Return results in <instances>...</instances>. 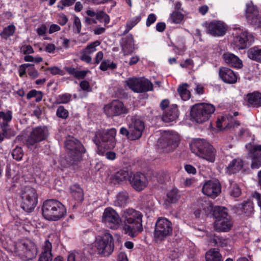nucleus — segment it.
<instances>
[{
	"instance_id": "nucleus-20",
	"label": "nucleus",
	"mask_w": 261,
	"mask_h": 261,
	"mask_svg": "<svg viewBox=\"0 0 261 261\" xmlns=\"http://www.w3.org/2000/svg\"><path fill=\"white\" fill-rule=\"evenodd\" d=\"M246 16L249 23L261 27V16H259L257 8L252 2L246 4Z\"/></svg>"
},
{
	"instance_id": "nucleus-46",
	"label": "nucleus",
	"mask_w": 261,
	"mask_h": 261,
	"mask_svg": "<svg viewBox=\"0 0 261 261\" xmlns=\"http://www.w3.org/2000/svg\"><path fill=\"white\" fill-rule=\"evenodd\" d=\"M15 32V27L13 25H10L5 28L3 31L1 33V36L7 39L9 36L13 35Z\"/></svg>"
},
{
	"instance_id": "nucleus-35",
	"label": "nucleus",
	"mask_w": 261,
	"mask_h": 261,
	"mask_svg": "<svg viewBox=\"0 0 261 261\" xmlns=\"http://www.w3.org/2000/svg\"><path fill=\"white\" fill-rule=\"evenodd\" d=\"M213 215L216 219L227 218V209L224 207L216 206L214 207Z\"/></svg>"
},
{
	"instance_id": "nucleus-50",
	"label": "nucleus",
	"mask_w": 261,
	"mask_h": 261,
	"mask_svg": "<svg viewBox=\"0 0 261 261\" xmlns=\"http://www.w3.org/2000/svg\"><path fill=\"white\" fill-rule=\"evenodd\" d=\"M13 158L17 161H19L23 156L22 150L21 147H16L12 153Z\"/></svg>"
},
{
	"instance_id": "nucleus-6",
	"label": "nucleus",
	"mask_w": 261,
	"mask_h": 261,
	"mask_svg": "<svg viewBox=\"0 0 261 261\" xmlns=\"http://www.w3.org/2000/svg\"><path fill=\"white\" fill-rule=\"evenodd\" d=\"M66 149L68 150L71 159L67 162H81L86 150L81 142L72 136H68L65 142Z\"/></svg>"
},
{
	"instance_id": "nucleus-52",
	"label": "nucleus",
	"mask_w": 261,
	"mask_h": 261,
	"mask_svg": "<svg viewBox=\"0 0 261 261\" xmlns=\"http://www.w3.org/2000/svg\"><path fill=\"white\" fill-rule=\"evenodd\" d=\"M242 167V164H229L227 167V172L229 174L235 173L239 171Z\"/></svg>"
},
{
	"instance_id": "nucleus-62",
	"label": "nucleus",
	"mask_w": 261,
	"mask_h": 261,
	"mask_svg": "<svg viewBox=\"0 0 261 261\" xmlns=\"http://www.w3.org/2000/svg\"><path fill=\"white\" fill-rule=\"evenodd\" d=\"M30 68L27 70V72L29 75L33 79L37 78L39 75L38 71L34 68L33 66H30Z\"/></svg>"
},
{
	"instance_id": "nucleus-4",
	"label": "nucleus",
	"mask_w": 261,
	"mask_h": 261,
	"mask_svg": "<svg viewBox=\"0 0 261 261\" xmlns=\"http://www.w3.org/2000/svg\"><path fill=\"white\" fill-rule=\"evenodd\" d=\"M215 107L210 103H197L191 109V120L197 123H202L207 121L215 112Z\"/></svg>"
},
{
	"instance_id": "nucleus-27",
	"label": "nucleus",
	"mask_w": 261,
	"mask_h": 261,
	"mask_svg": "<svg viewBox=\"0 0 261 261\" xmlns=\"http://www.w3.org/2000/svg\"><path fill=\"white\" fill-rule=\"evenodd\" d=\"M248 103L253 107L261 106V93L255 92L247 95Z\"/></svg>"
},
{
	"instance_id": "nucleus-25",
	"label": "nucleus",
	"mask_w": 261,
	"mask_h": 261,
	"mask_svg": "<svg viewBox=\"0 0 261 261\" xmlns=\"http://www.w3.org/2000/svg\"><path fill=\"white\" fill-rule=\"evenodd\" d=\"M223 59L226 63L232 67L241 68L243 66L242 61L233 54L225 53L223 55Z\"/></svg>"
},
{
	"instance_id": "nucleus-18",
	"label": "nucleus",
	"mask_w": 261,
	"mask_h": 261,
	"mask_svg": "<svg viewBox=\"0 0 261 261\" xmlns=\"http://www.w3.org/2000/svg\"><path fill=\"white\" fill-rule=\"evenodd\" d=\"M128 128L130 131V135L134 140L139 139L142 135L145 128L144 121L137 117H133L128 123Z\"/></svg>"
},
{
	"instance_id": "nucleus-45",
	"label": "nucleus",
	"mask_w": 261,
	"mask_h": 261,
	"mask_svg": "<svg viewBox=\"0 0 261 261\" xmlns=\"http://www.w3.org/2000/svg\"><path fill=\"white\" fill-rule=\"evenodd\" d=\"M100 44V42L99 41H95L90 43L84 49L85 53H86L89 55L93 54L96 50V47L99 46Z\"/></svg>"
},
{
	"instance_id": "nucleus-12",
	"label": "nucleus",
	"mask_w": 261,
	"mask_h": 261,
	"mask_svg": "<svg viewBox=\"0 0 261 261\" xmlns=\"http://www.w3.org/2000/svg\"><path fill=\"white\" fill-rule=\"evenodd\" d=\"M112 236L108 233H105L102 237L96 239L95 247L99 254L104 256L110 255L114 250Z\"/></svg>"
},
{
	"instance_id": "nucleus-37",
	"label": "nucleus",
	"mask_w": 261,
	"mask_h": 261,
	"mask_svg": "<svg viewBox=\"0 0 261 261\" xmlns=\"http://www.w3.org/2000/svg\"><path fill=\"white\" fill-rule=\"evenodd\" d=\"M139 80L140 79L133 77L128 79L126 81V85L128 86V87L134 92L139 93Z\"/></svg>"
},
{
	"instance_id": "nucleus-23",
	"label": "nucleus",
	"mask_w": 261,
	"mask_h": 261,
	"mask_svg": "<svg viewBox=\"0 0 261 261\" xmlns=\"http://www.w3.org/2000/svg\"><path fill=\"white\" fill-rule=\"evenodd\" d=\"M178 116V113L177 105H172L164 110L162 119L165 122H170L176 120Z\"/></svg>"
},
{
	"instance_id": "nucleus-8",
	"label": "nucleus",
	"mask_w": 261,
	"mask_h": 261,
	"mask_svg": "<svg viewBox=\"0 0 261 261\" xmlns=\"http://www.w3.org/2000/svg\"><path fill=\"white\" fill-rule=\"evenodd\" d=\"M15 252L25 259H32L37 253V250L33 242L28 239L18 241L15 245Z\"/></svg>"
},
{
	"instance_id": "nucleus-58",
	"label": "nucleus",
	"mask_w": 261,
	"mask_h": 261,
	"mask_svg": "<svg viewBox=\"0 0 261 261\" xmlns=\"http://www.w3.org/2000/svg\"><path fill=\"white\" fill-rule=\"evenodd\" d=\"M51 243L48 240H46L42 246V253H51Z\"/></svg>"
},
{
	"instance_id": "nucleus-42",
	"label": "nucleus",
	"mask_w": 261,
	"mask_h": 261,
	"mask_svg": "<svg viewBox=\"0 0 261 261\" xmlns=\"http://www.w3.org/2000/svg\"><path fill=\"white\" fill-rule=\"evenodd\" d=\"M71 99V95L68 93H64L59 95L56 100L57 104H65L68 103Z\"/></svg>"
},
{
	"instance_id": "nucleus-57",
	"label": "nucleus",
	"mask_w": 261,
	"mask_h": 261,
	"mask_svg": "<svg viewBox=\"0 0 261 261\" xmlns=\"http://www.w3.org/2000/svg\"><path fill=\"white\" fill-rule=\"evenodd\" d=\"M53 255L51 253H41L38 261H52Z\"/></svg>"
},
{
	"instance_id": "nucleus-10",
	"label": "nucleus",
	"mask_w": 261,
	"mask_h": 261,
	"mask_svg": "<svg viewBox=\"0 0 261 261\" xmlns=\"http://www.w3.org/2000/svg\"><path fill=\"white\" fill-rule=\"evenodd\" d=\"M172 224L165 218H159L155 225L154 239L156 242H161L172 232Z\"/></svg>"
},
{
	"instance_id": "nucleus-19",
	"label": "nucleus",
	"mask_w": 261,
	"mask_h": 261,
	"mask_svg": "<svg viewBox=\"0 0 261 261\" xmlns=\"http://www.w3.org/2000/svg\"><path fill=\"white\" fill-rule=\"evenodd\" d=\"M202 191L205 195L215 198L221 193V185L218 181L208 180L203 184Z\"/></svg>"
},
{
	"instance_id": "nucleus-16",
	"label": "nucleus",
	"mask_w": 261,
	"mask_h": 261,
	"mask_svg": "<svg viewBox=\"0 0 261 261\" xmlns=\"http://www.w3.org/2000/svg\"><path fill=\"white\" fill-rule=\"evenodd\" d=\"M104 112L109 117L118 116L128 113V110L122 102L115 100L104 107Z\"/></svg>"
},
{
	"instance_id": "nucleus-47",
	"label": "nucleus",
	"mask_w": 261,
	"mask_h": 261,
	"mask_svg": "<svg viewBox=\"0 0 261 261\" xmlns=\"http://www.w3.org/2000/svg\"><path fill=\"white\" fill-rule=\"evenodd\" d=\"M116 67V65L110 60L103 61L100 65V69L105 71L108 69H113Z\"/></svg>"
},
{
	"instance_id": "nucleus-54",
	"label": "nucleus",
	"mask_w": 261,
	"mask_h": 261,
	"mask_svg": "<svg viewBox=\"0 0 261 261\" xmlns=\"http://www.w3.org/2000/svg\"><path fill=\"white\" fill-rule=\"evenodd\" d=\"M230 193L231 196L238 197L241 194V190L237 185L234 184L232 186Z\"/></svg>"
},
{
	"instance_id": "nucleus-14",
	"label": "nucleus",
	"mask_w": 261,
	"mask_h": 261,
	"mask_svg": "<svg viewBox=\"0 0 261 261\" xmlns=\"http://www.w3.org/2000/svg\"><path fill=\"white\" fill-rule=\"evenodd\" d=\"M102 222L108 227L117 229L121 224L122 218L115 210L111 207H107L103 213Z\"/></svg>"
},
{
	"instance_id": "nucleus-64",
	"label": "nucleus",
	"mask_w": 261,
	"mask_h": 261,
	"mask_svg": "<svg viewBox=\"0 0 261 261\" xmlns=\"http://www.w3.org/2000/svg\"><path fill=\"white\" fill-rule=\"evenodd\" d=\"M68 19L66 16L63 13L60 14L58 15V21L61 25H64L66 24Z\"/></svg>"
},
{
	"instance_id": "nucleus-28",
	"label": "nucleus",
	"mask_w": 261,
	"mask_h": 261,
	"mask_svg": "<svg viewBox=\"0 0 261 261\" xmlns=\"http://www.w3.org/2000/svg\"><path fill=\"white\" fill-rule=\"evenodd\" d=\"M128 194L126 192H120L114 201V205L116 206L124 207L129 202Z\"/></svg>"
},
{
	"instance_id": "nucleus-22",
	"label": "nucleus",
	"mask_w": 261,
	"mask_h": 261,
	"mask_svg": "<svg viewBox=\"0 0 261 261\" xmlns=\"http://www.w3.org/2000/svg\"><path fill=\"white\" fill-rule=\"evenodd\" d=\"M219 74L222 80L225 83L234 84L237 81V75L233 70L228 68H220Z\"/></svg>"
},
{
	"instance_id": "nucleus-7",
	"label": "nucleus",
	"mask_w": 261,
	"mask_h": 261,
	"mask_svg": "<svg viewBox=\"0 0 261 261\" xmlns=\"http://www.w3.org/2000/svg\"><path fill=\"white\" fill-rule=\"evenodd\" d=\"M232 44L237 49H243L251 44L252 36L243 28L236 26L233 28Z\"/></svg>"
},
{
	"instance_id": "nucleus-49",
	"label": "nucleus",
	"mask_w": 261,
	"mask_h": 261,
	"mask_svg": "<svg viewBox=\"0 0 261 261\" xmlns=\"http://www.w3.org/2000/svg\"><path fill=\"white\" fill-rule=\"evenodd\" d=\"M68 111L65 109L63 106H59L56 112V115L58 117L66 119L68 116Z\"/></svg>"
},
{
	"instance_id": "nucleus-61",
	"label": "nucleus",
	"mask_w": 261,
	"mask_h": 261,
	"mask_svg": "<svg viewBox=\"0 0 261 261\" xmlns=\"http://www.w3.org/2000/svg\"><path fill=\"white\" fill-rule=\"evenodd\" d=\"M32 64H23L21 65L19 70V76L22 77L27 72V69L30 66H33Z\"/></svg>"
},
{
	"instance_id": "nucleus-9",
	"label": "nucleus",
	"mask_w": 261,
	"mask_h": 261,
	"mask_svg": "<svg viewBox=\"0 0 261 261\" xmlns=\"http://www.w3.org/2000/svg\"><path fill=\"white\" fill-rule=\"evenodd\" d=\"M116 129L114 128L108 130H99L96 133L93 140L97 145H99L101 140L104 144L105 149H112L115 147L116 144Z\"/></svg>"
},
{
	"instance_id": "nucleus-11",
	"label": "nucleus",
	"mask_w": 261,
	"mask_h": 261,
	"mask_svg": "<svg viewBox=\"0 0 261 261\" xmlns=\"http://www.w3.org/2000/svg\"><path fill=\"white\" fill-rule=\"evenodd\" d=\"M161 136L158 141L159 147L169 151L177 146L179 141V136L177 133L172 130H164L161 132Z\"/></svg>"
},
{
	"instance_id": "nucleus-41",
	"label": "nucleus",
	"mask_w": 261,
	"mask_h": 261,
	"mask_svg": "<svg viewBox=\"0 0 261 261\" xmlns=\"http://www.w3.org/2000/svg\"><path fill=\"white\" fill-rule=\"evenodd\" d=\"M184 15L180 12L174 11L171 14L169 20L174 23H180L183 20Z\"/></svg>"
},
{
	"instance_id": "nucleus-26",
	"label": "nucleus",
	"mask_w": 261,
	"mask_h": 261,
	"mask_svg": "<svg viewBox=\"0 0 261 261\" xmlns=\"http://www.w3.org/2000/svg\"><path fill=\"white\" fill-rule=\"evenodd\" d=\"M231 226L232 222L228 218L216 219L214 223L215 229L218 232L228 231Z\"/></svg>"
},
{
	"instance_id": "nucleus-53",
	"label": "nucleus",
	"mask_w": 261,
	"mask_h": 261,
	"mask_svg": "<svg viewBox=\"0 0 261 261\" xmlns=\"http://www.w3.org/2000/svg\"><path fill=\"white\" fill-rule=\"evenodd\" d=\"M203 209L202 211L205 213V215H208L210 213H211L214 210L213 206L211 203L210 202L205 201L202 204Z\"/></svg>"
},
{
	"instance_id": "nucleus-15",
	"label": "nucleus",
	"mask_w": 261,
	"mask_h": 261,
	"mask_svg": "<svg viewBox=\"0 0 261 261\" xmlns=\"http://www.w3.org/2000/svg\"><path fill=\"white\" fill-rule=\"evenodd\" d=\"M12 118V111L7 110L0 112V127L2 129V133H0V142H2L5 138H10L15 135L14 132L8 128L9 124Z\"/></svg>"
},
{
	"instance_id": "nucleus-17",
	"label": "nucleus",
	"mask_w": 261,
	"mask_h": 261,
	"mask_svg": "<svg viewBox=\"0 0 261 261\" xmlns=\"http://www.w3.org/2000/svg\"><path fill=\"white\" fill-rule=\"evenodd\" d=\"M128 180L131 186L137 191L143 190L148 184L147 177L140 172H131Z\"/></svg>"
},
{
	"instance_id": "nucleus-32",
	"label": "nucleus",
	"mask_w": 261,
	"mask_h": 261,
	"mask_svg": "<svg viewBox=\"0 0 261 261\" xmlns=\"http://www.w3.org/2000/svg\"><path fill=\"white\" fill-rule=\"evenodd\" d=\"M72 197L76 201L81 202L84 199V192L78 185H74L70 188Z\"/></svg>"
},
{
	"instance_id": "nucleus-3",
	"label": "nucleus",
	"mask_w": 261,
	"mask_h": 261,
	"mask_svg": "<svg viewBox=\"0 0 261 261\" xmlns=\"http://www.w3.org/2000/svg\"><path fill=\"white\" fill-rule=\"evenodd\" d=\"M193 153L209 162H214L215 159V149L205 140L194 139L190 143Z\"/></svg>"
},
{
	"instance_id": "nucleus-39",
	"label": "nucleus",
	"mask_w": 261,
	"mask_h": 261,
	"mask_svg": "<svg viewBox=\"0 0 261 261\" xmlns=\"http://www.w3.org/2000/svg\"><path fill=\"white\" fill-rule=\"evenodd\" d=\"M210 242L214 245L221 247L227 246L229 243L228 240L218 236H214L211 239Z\"/></svg>"
},
{
	"instance_id": "nucleus-29",
	"label": "nucleus",
	"mask_w": 261,
	"mask_h": 261,
	"mask_svg": "<svg viewBox=\"0 0 261 261\" xmlns=\"http://www.w3.org/2000/svg\"><path fill=\"white\" fill-rule=\"evenodd\" d=\"M19 166L17 164H10L7 168L6 175L12 177L13 182H17L19 179Z\"/></svg>"
},
{
	"instance_id": "nucleus-63",
	"label": "nucleus",
	"mask_w": 261,
	"mask_h": 261,
	"mask_svg": "<svg viewBox=\"0 0 261 261\" xmlns=\"http://www.w3.org/2000/svg\"><path fill=\"white\" fill-rule=\"evenodd\" d=\"M80 255L76 252L70 253L67 258V261H80Z\"/></svg>"
},
{
	"instance_id": "nucleus-38",
	"label": "nucleus",
	"mask_w": 261,
	"mask_h": 261,
	"mask_svg": "<svg viewBox=\"0 0 261 261\" xmlns=\"http://www.w3.org/2000/svg\"><path fill=\"white\" fill-rule=\"evenodd\" d=\"M238 207L243 210L246 214H250L253 211V203L250 200H248L239 205Z\"/></svg>"
},
{
	"instance_id": "nucleus-24",
	"label": "nucleus",
	"mask_w": 261,
	"mask_h": 261,
	"mask_svg": "<svg viewBox=\"0 0 261 261\" xmlns=\"http://www.w3.org/2000/svg\"><path fill=\"white\" fill-rule=\"evenodd\" d=\"M121 47L124 55H129L134 51L135 48L132 35H128L122 39Z\"/></svg>"
},
{
	"instance_id": "nucleus-2",
	"label": "nucleus",
	"mask_w": 261,
	"mask_h": 261,
	"mask_svg": "<svg viewBox=\"0 0 261 261\" xmlns=\"http://www.w3.org/2000/svg\"><path fill=\"white\" fill-rule=\"evenodd\" d=\"M43 217L50 221H58L64 217L66 214L64 205L55 199L45 200L42 206Z\"/></svg>"
},
{
	"instance_id": "nucleus-44",
	"label": "nucleus",
	"mask_w": 261,
	"mask_h": 261,
	"mask_svg": "<svg viewBox=\"0 0 261 261\" xmlns=\"http://www.w3.org/2000/svg\"><path fill=\"white\" fill-rule=\"evenodd\" d=\"M141 19L140 16H137L132 18L126 23L125 32L127 33L132 30Z\"/></svg>"
},
{
	"instance_id": "nucleus-31",
	"label": "nucleus",
	"mask_w": 261,
	"mask_h": 261,
	"mask_svg": "<svg viewBox=\"0 0 261 261\" xmlns=\"http://www.w3.org/2000/svg\"><path fill=\"white\" fill-rule=\"evenodd\" d=\"M247 56L252 60L261 63V48L258 47L250 48L247 51Z\"/></svg>"
},
{
	"instance_id": "nucleus-59",
	"label": "nucleus",
	"mask_w": 261,
	"mask_h": 261,
	"mask_svg": "<svg viewBox=\"0 0 261 261\" xmlns=\"http://www.w3.org/2000/svg\"><path fill=\"white\" fill-rule=\"evenodd\" d=\"M20 50L25 55H29L34 53V49L30 45H22Z\"/></svg>"
},
{
	"instance_id": "nucleus-13",
	"label": "nucleus",
	"mask_w": 261,
	"mask_h": 261,
	"mask_svg": "<svg viewBox=\"0 0 261 261\" xmlns=\"http://www.w3.org/2000/svg\"><path fill=\"white\" fill-rule=\"evenodd\" d=\"M48 136V132L46 126H38L34 128L25 142L29 148H36L38 143L45 140Z\"/></svg>"
},
{
	"instance_id": "nucleus-48",
	"label": "nucleus",
	"mask_w": 261,
	"mask_h": 261,
	"mask_svg": "<svg viewBox=\"0 0 261 261\" xmlns=\"http://www.w3.org/2000/svg\"><path fill=\"white\" fill-rule=\"evenodd\" d=\"M96 20L100 22H103L105 23H108L110 21V17L105 12L99 11L97 13Z\"/></svg>"
},
{
	"instance_id": "nucleus-55",
	"label": "nucleus",
	"mask_w": 261,
	"mask_h": 261,
	"mask_svg": "<svg viewBox=\"0 0 261 261\" xmlns=\"http://www.w3.org/2000/svg\"><path fill=\"white\" fill-rule=\"evenodd\" d=\"M168 255L172 259H174L179 257L180 253L177 248H171L168 250Z\"/></svg>"
},
{
	"instance_id": "nucleus-51",
	"label": "nucleus",
	"mask_w": 261,
	"mask_h": 261,
	"mask_svg": "<svg viewBox=\"0 0 261 261\" xmlns=\"http://www.w3.org/2000/svg\"><path fill=\"white\" fill-rule=\"evenodd\" d=\"M129 175L128 171L121 170L116 173L115 178L118 181H121L124 180L127 176L129 177Z\"/></svg>"
},
{
	"instance_id": "nucleus-56",
	"label": "nucleus",
	"mask_w": 261,
	"mask_h": 261,
	"mask_svg": "<svg viewBox=\"0 0 261 261\" xmlns=\"http://www.w3.org/2000/svg\"><path fill=\"white\" fill-rule=\"evenodd\" d=\"M80 59L87 63H90L92 61V58L90 55L85 53L83 50L81 52Z\"/></svg>"
},
{
	"instance_id": "nucleus-33",
	"label": "nucleus",
	"mask_w": 261,
	"mask_h": 261,
	"mask_svg": "<svg viewBox=\"0 0 261 261\" xmlns=\"http://www.w3.org/2000/svg\"><path fill=\"white\" fill-rule=\"evenodd\" d=\"M205 261H222L218 249H211L205 253Z\"/></svg>"
},
{
	"instance_id": "nucleus-34",
	"label": "nucleus",
	"mask_w": 261,
	"mask_h": 261,
	"mask_svg": "<svg viewBox=\"0 0 261 261\" xmlns=\"http://www.w3.org/2000/svg\"><path fill=\"white\" fill-rule=\"evenodd\" d=\"M140 87L139 93L151 91L153 89V85L151 82L145 79H140L139 80Z\"/></svg>"
},
{
	"instance_id": "nucleus-21",
	"label": "nucleus",
	"mask_w": 261,
	"mask_h": 261,
	"mask_svg": "<svg viewBox=\"0 0 261 261\" xmlns=\"http://www.w3.org/2000/svg\"><path fill=\"white\" fill-rule=\"evenodd\" d=\"M208 32L213 36H221L225 34L226 27L221 21H215L210 22L208 25Z\"/></svg>"
},
{
	"instance_id": "nucleus-60",
	"label": "nucleus",
	"mask_w": 261,
	"mask_h": 261,
	"mask_svg": "<svg viewBox=\"0 0 261 261\" xmlns=\"http://www.w3.org/2000/svg\"><path fill=\"white\" fill-rule=\"evenodd\" d=\"M73 4V2L70 0H61L58 5V7L63 10L65 7L70 6Z\"/></svg>"
},
{
	"instance_id": "nucleus-30",
	"label": "nucleus",
	"mask_w": 261,
	"mask_h": 261,
	"mask_svg": "<svg viewBox=\"0 0 261 261\" xmlns=\"http://www.w3.org/2000/svg\"><path fill=\"white\" fill-rule=\"evenodd\" d=\"M232 118L231 117L222 116L221 119L217 120V126L220 130L230 128L232 126Z\"/></svg>"
},
{
	"instance_id": "nucleus-36",
	"label": "nucleus",
	"mask_w": 261,
	"mask_h": 261,
	"mask_svg": "<svg viewBox=\"0 0 261 261\" xmlns=\"http://www.w3.org/2000/svg\"><path fill=\"white\" fill-rule=\"evenodd\" d=\"M189 86L187 84L180 85L178 88V92L183 100H187L190 97V92L187 89Z\"/></svg>"
},
{
	"instance_id": "nucleus-43",
	"label": "nucleus",
	"mask_w": 261,
	"mask_h": 261,
	"mask_svg": "<svg viewBox=\"0 0 261 261\" xmlns=\"http://www.w3.org/2000/svg\"><path fill=\"white\" fill-rule=\"evenodd\" d=\"M167 201L171 203L176 202L179 198V195L176 189H173L168 192L167 194Z\"/></svg>"
},
{
	"instance_id": "nucleus-5",
	"label": "nucleus",
	"mask_w": 261,
	"mask_h": 261,
	"mask_svg": "<svg viewBox=\"0 0 261 261\" xmlns=\"http://www.w3.org/2000/svg\"><path fill=\"white\" fill-rule=\"evenodd\" d=\"M20 195L21 208L27 212H32L38 203V195L36 189L31 186H25L21 189Z\"/></svg>"
},
{
	"instance_id": "nucleus-40",
	"label": "nucleus",
	"mask_w": 261,
	"mask_h": 261,
	"mask_svg": "<svg viewBox=\"0 0 261 261\" xmlns=\"http://www.w3.org/2000/svg\"><path fill=\"white\" fill-rule=\"evenodd\" d=\"M67 70L69 74L77 79L84 78L89 72V70H78L73 68H69Z\"/></svg>"
},
{
	"instance_id": "nucleus-1",
	"label": "nucleus",
	"mask_w": 261,
	"mask_h": 261,
	"mask_svg": "<svg viewBox=\"0 0 261 261\" xmlns=\"http://www.w3.org/2000/svg\"><path fill=\"white\" fill-rule=\"evenodd\" d=\"M142 213L132 208L123 210L121 212L123 224L122 231L130 237L135 238L143 230Z\"/></svg>"
}]
</instances>
